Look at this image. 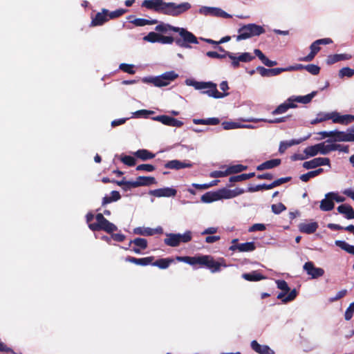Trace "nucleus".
I'll return each instance as SVG.
<instances>
[{
    "label": "nucleus",
    "instance_id": "obj_1",
    "mask_svg": "<svg viewBox=\"0 0 354 354\" xmlns=\"http://www.w3.org/2000/svg\"><path fill=\"white\" fill-rule=\"evenodd\" d=\"M176 259L179 262H184L191 266L198 265L201 268H205L212 273L219 272L221 267H226V264L217 261H215L214 257L211 255H198L194 257L189 256H177ZM222 262H224V259H221Z\"/></svg>",
    "mask_w": 354,
    "mask_h": 354
},
{
    "label": "nucleus",
    "instance_id": "obj_2",
    "mask_svg": "<svg viewBox=\"0 0 354 354\" xmlns=\"http://www.w3.org/2000/svg\"><path fill=\"white\" fill-rule=\"evenodd\" d=\"M155 30L160 32H167L168 30L178 32L180 38H176L175 43L181 48H190V44L198 43L197 37L184 28L175 27L167 24L161 23L156 26Z\"/></svg>",
    "mask_w": 354,
    "mask_h": 354
},
{
    "label": "nucleus",
    "instance_id": "obj_3",
    "mask_svg": "<svg viewBox=\"0 0 354 354\" xmlns=\"http://www.w3.org/2000/svg\"><path fill=\"white\" fill-rule=\"evenodd\" d=\"M86 221L88 228L93 232L104 231L106 233H111L118 230V227L107 220L102 213L94 216L92 212H88Z\"/></svg>",
    "mask_w": 354,
    "mask_h": 354
},
{
    "label": "nucleus",
    "instance_id": "obj_4",
    "mask_svg": "<svg viewBox=\"0 0 354 354\" xmlns=\"http://www.w3.org/2000/svg\"><path fill=\"white\" fill-rule=\"evenodd\" d=\"M266 32L263 26L255 24H248L241 27L238 30L239 35L236 41L249 39L252 37L259 36Z\"/></svg>",
    "mask_w": 354,
    "mask_h": 354
},
{
    "label": "nucleus",
    "instance_id": "obj_5",
    "mask_svg": "<svg viewBox=\"0 0 354 354\" xmlns=\"http://www.w3.org/2000/svg\"><path fill=\"white\" fill-rule=\"evenodd\" d=\"M318 115L319 116L322 122L331 120L333 123L347 125L354 121L353 115H340V113L337 111H333L330 113L320 112L318 113Z\"/></svg>",
    "mask_w": 354,
    "mask_h": 354
},
{
    "label": "nucleus",
    "instance_id": "obj_6",
    "mask_svg": "<svg viewBox=\"0 0 354 354\" xmlns=\"http://www.w3.org/2000/svg\"><path fill=\"white\" fill-rule=\"evenodd\" d=\"M191 85H192L197 90L208 88L207 91H204L202 93L204 94H207L209 96L212 97L214 98H222L229 95V93H221V92H219L217 90L216 84L211 82H204L193 81Z\"/></svg>",
    "mask_w": 354,
    "mask_h": 354
},
{
    "label": "nucleus",
    "instance_id": "obj_7",
    "mask_svg": "<svg viewBox=\"0 0 354 354\" xmlns=\"http://www.w3.org/2000/svg\"><path fill=\"white\" fill-rule=\"evenodd\" d=\"M178 77V74L174 71H169L158 77L145 78L143 82L152 83L156 86L162 87L167 86L171 81L174 80Z\"/></svg>",
    "mask_w": 354,
    "mask_h": 354
},
{
    "label": "nucleus",
    "instance_id": "obj_8",
    "mask_svg": "<svg viewBox=\"0 0 354 354\" xmlns=\"http://www.w3.org/2000/svg\"><path fill=\"white\" fill-rule=\"evenodd\" d=\"M192 8V6L188 2H183L177 4L174 2H169L167 5L166 14L173 17H177L180 15L187 12Z\"/></svg>",
    "mask_w": 354,
    "mask_h": 354
},
{
    "label": "nucleus",
    "instance_id": "obj_9",
    "mask_svg": "<svg viewBox=\"0 0 354 354\" xmlns=\"http://www.w3.org/2000/svg\"><path fill=\"white\" fill-rule=\"evenodd\" d=\"M167 5L163 0H144L142 3V7L163 15L166 14Z\"/></svg>",
    "mask_w": 354,
    "mask_h": 354
},
{
    "label": "nucleus",
    "instance_id": "obj_10",
    "mask_svg": "<svg viewBox=\"0 0 354 354\" xmlns=\"http://www.w3.org/2000/svg\"><path fill=\"white\" fill-rule=\"evenodd\" d=\"M227 57L232 60V66L234 68H238L240 66V62H250L253 60L255 57L250 53H243L239 56H236L234 53L227 54Z\"/></svg>",
    "mask_w": 354,
    "mask_h": 354
},
{
    "label": "nucleus",
    "instance_id": "obj_11",
    "mask_svg": "<svg viewBox=\"0 0 354 354\" xmlns=\"http://www.w3.org/2000/svg\"><path fill=\"white\" fill-rule=\"evenodd\" d=\"M323 165H328L330 167V160L328 158H315L303 163V167L306 169H315Z\"/></svg>",
    "mask_w": 354,
    "mask_h": 354
},
{
    "label": "nucleus",
    "instance_id": "obj_12",
    "mask_svg": "<svg viewBox=\"0 0 354 354\" xmlns=\"http://www.w3.org/2000/svg\"><path fill=\"white\" fill-rule=\"evenodd\" d=\"M152 119L169 127H181L183 125V122L182 121L166 115H158L152 118Z\"/></svg>",
    "mask_w": 354,
    "mask_h": 354
},
{
    "label": "nucleus",
    "instance_id": "obj_13",
    "mask_svg": "<svg viewBox=\"0 0 354 354\" xmlns=\"http://www.w3.org/2000/svg\"><path fill=\"white\" fill-rule=\"evenodd\" d=\"M303 268L313 279H317L324 274V269L315 267L312 261L305 263Z\"/></svg>",
    "mask_w": 354,
    "mask_h": 354
},
{
    "label": "nucleus",
    "instance_id": "obj_14",
    "mask_svg": "<svg viewBox=\"0 0 354 354\" xmlns=\"http://www.w3.org/2000/svg\"><path fill=\"white\" fill-rule=\"evenodd\" d=\"M108 10L106 8H102V11L97 12L94 17L92 18L91 22V26H100L104 24L106 22L109 21L108 17Z\"/></svg>",
    "mask_w": 354,
    "mask_h": 354
},
{
    "label": "nucleus",
    "instance_id": "obj_15",
    "mask_svg": "<svg viewBox=\"0 0 354 354\" xmlns=\"http://www.w3.org/2000/svg\"><path fill=\"white\" fill-rule=\"evenodd\" d=\"M177 194V190L171 187H164L151 190L149 194L156 197H171L175 196Z\"/></svg>",
    "mask_w": 354,
    "mask_h": 354
},
{
    "label": "nucleus",
    "instance_id": "obj_16",
    "mask_svg": "<svg viewBox=\"0 0 354 354\" xmlns=\"http://www.w3.org/2000/svg\"><path fill=\"white\" fill-rule=\"evenodd\" d=\"M333 141L334 142H354V133L351 131L344 132L334 131Z\"/></svg>",
    "mask_w": 354,
    "mask_h": 354
},
{
    "label": "nucleus",
    "instance_id": "obj_17",
    "mask_svg": "<svg viewBox=\"0 0 354 354\" xmlns=\"http://www.w3.org/2000/svg\"><path fill=\"white\" fill-rule=\"evenodd\" d=\"M193 164L189 161L181 162L178 160H169L165 164V167L171 169L179 170L184 168H191Z\"/></svg>",
    "mask_w": 354,
    "mask_h": 354
},
{
    "label": "nucleus",
    "instance_id": "obj_18",
    "mask_svg": "<svg viewBox=\"0 0 354 354\" xmlns=\"http://www.w3.org/2000/svg\"><path fill=\"white\" fill-rule=\"evenodd\" d=\"M257 71L262 77H272L277 76L282 72H285L284 68H266L263 66L257 67Z\"/></svg>",
    "mask_w": 354,
    "mask_h": 354
},
{
    "label": "nucleus",
    "instance_id": "obj_19",
    "mask_svg": "<svg viewBox=\"0 0 354 354\" xmlns=\"http://www.w3.org/2000/svg\"><path fill=\"white\" fill-rule=\"evenodd\" d=\"M154 260L153 256L147 257L144 258H136L133 257L128 256L126 257L125 261L134 263L136 265L146 266L148 265H152V261Z\"/></svg>",
    "mask_w": 354,
    "mask_h": 354
},
{
    "label": "nucleus",
    "instance_id": "obj_20",
    "mask_svg": "<svg viewBox=\"0 0 354 354\" xmlns=\"http://www.w3.org/2000/svg\"><path fill=\"white\" fill-rule=\"evenodd\" d=\"M252 349L259 354H274V351L268 345H261L257 340L251 342Z\"/></svg>",
    "mask_w": 354,
    "mask_h": 354
},
{
    "label": "nucleus",
    "instance_id": "obj_21",
    "mask_svg": "<svg viewBox=\"0 0 354 354\" xmlns=\"http://www.w3.org/2000/svg\"><path fill=\"white\" fill-rule=\"evenodd\" d=\"M319 225L317 222H311L309 223H301L298 225L299 230L305 234H311L315 232Z\"/></svg>",
    "mask_w": 354,
    "mask_h": 354
},
{
    "label": "nucleus",
    "instance_id": "obj_22",
    "mask_svg": "<svg viewBox=\"0 0 354 354\" xmlns=\"http://www.w3.org/2000/svg\"><path fill=\"white\" fill-rule=\"evenodd\" d=\"M310 53L303 57H300L299 59L301 62H311L315 58V55L319 53L320 50V47L318 45L317 43H316V41L313 42L311 45L310 46Z\"/></svg>",
    "mask_w": 354,
    "mask_h": 354
},
{
    "label": "nucleus",
    "instance_id": "obj_23",
    "mask_svg": "<svg viewBox=\"0 0 354 354\" xmlns=\"http://www.w3.org/2000/svg\"><path fill=\"white\" fill-rule=\"evenodd\" d=\"M308 137L309 136L306 137L304 138L298 139V140L292 139V140H289V141H281L280 142V145H279V152L280 153H283L288 147H292L293 145H296L300 144L303 141H304L306 139H308Z\"/></svg>",
    "mask_w": 354,
    "mask_h": 354
},
{
    "label": "nucleus",
    "instance_id": "obj_24",
    "mask_svg": "<svg viewBox=\"0 0 354 354\" xmlns=\"http://www.w3.org/2000/svg\"><path fill=\"white\" fill-rule=\"evenodd\" d=\"M317 91H313L310 93L304 96L290 97L288 101H292L293 103L299 102L302 104H308L311 102L312 99L317 95Z\"/></svg>",
    "mask_w": 354,
    "mask_h": 354
},
{
    "label": "nucleus",
    "instance_id": "obj_25",
    "mask_svg": "<svg viewBox=\"0 0 354 354\" xmlns=\"http://www.w3.org/2000/svg\"><path fill=\"white\" fill-rule=\"evenodd\" d=\"M281 162V159L276 158L267 160L257 167L258 171L270 169L278 167Z\"/></svg>",
    "mask_w": 354,
    "mask_h": 354
},
{
    "label": "nucleus",
    "instance_id": "obj_26",
    "mask_svg": "<svg viewBox=\"0 0 354 354\" xmlns=\"http://www.w3.org/2000/svg\"><path fill=\"white\" fill-rule=\"evenodd\" d=\"M351 58V55L348 54H334L330 55L327 57L326 64L328 65H332L335 63H337L339 61L342 60H348Z\"/></svg>",
    "mask_w": 354,
    "mask_h": 354
},
{
    "label": "nucleus",
    "instance_id": "obj_27",
    "mask_svg": "<svg viewBox=\"0 0 354 354\" xmlns=\"http://www.w3.org/2000/svg\"><path fill=\"white\" fill-rule=\"evenodd\" d=\"M297 104L292 101H286L278 106L272 112V115L281 114L286 112L289 109L297 107Z\"/></svg>",
    "mask_w": 354,
    "mask_h": 354
},
{
    "label": "nucleus",
    "instance_id": "obj_28",
    "mask_svg": "<svg viewBox=\"0 0 354 354\" xmlns=\"http://www.w3.org/2000/svg\"><path fill=\"white\" fill-rule=\"evenodd\" d=\"M133 154L137 158L142 161H147L155 157L154 153L145 149H138Z\"/></svg>",
    "mask_w": 354,
    "mask_h": 354
},
{
    "label": "nucleus",
    "instance_id": "obj_29",
    "mask_svg": "<svg viewBox=\"0 0 354 354\" xmlns=\"http://www.w3.org/2000/svg\"><path fill=\"white\" fill-rule=\"evenodd\" d=\"M137 187L140 186H149L151 185L156 184V180L152 176H138L136 180Z\"/></svg>",
    "mask_w": 354,
    "mask_h": 354
},
{
    "label": "nucleus",
    "instance_id": "obj_30",
    "mask_svg": "<svg viewBox=\"0 0 354 354\" xmlns=\"http://www.w3.org/2000/svg\"><path fill=\"white\" fill-rule=\"evenodd\" d=\"M334 206L335 204L331 196H328V194H326L325 198L321 201L320 209L322 211L328 212L332 210L334 208Z\"/></svg>",
    "mask_w": 354,
    "mask_h": 354
},
{
    "label": "nucleus",
    "instance_id": "obj_31",
    "mask_svg": "<svg viewBox=\"0 0 354 354\" xmlns=\"http://www.w3.org/2000/svg\"><path fill=\"white\" fill-rule=\"evenodd\" d=\"M254 53L256 56L259 57V59L261 61V62L269 67H272L276 66L277 62L276 61L270 60L259 49H255Z\"/></svg>",
    "mask_w": 354,
    "mask_h": 354
},
{
    "label": "nucleus",
    "instance_id": "obj_32",
    "mask_svg": "<svg viewBox=\"0 0 354 354\" xmlns=\"http://www.w3.org/2000/svg\"><path fill=\"white\" fill-rule=\"evenodd\" d=\"M277 288L282 290V292H279L277 295V299H283L288 292L290 291V288L288 285V283L284 280H277L276 281Z\"/></svg>",
    "mask_w": 354,
    "mask_h": 354
},
{
    "label": "nucleus",
    "instance_id": "obj_33",
    "mask_svg": "<svg viewBox=\"0 0 354 354\" xmlns=\"http://www.w3.org/2000/svg\"><path fill=\"white\" fill-rule=\"evenodd\" d=\"M242 277L249 281H259L262 279H265L266 277L259 273L258 271H252L249 273H244Z\"/></svg>",
    "mask_w": 354,
    "mask_h": 354
},
{
    "label": "nucleus",
    "instance_id": "obj_34",
    "mask_svg": "<svg viewBox=\"0 0 354 354\" xmlns=\"http://www.w3.org/2000/svg\"><path fill=\"white\" fill-rule=\"evenodd\" d=\"M174 261V260L172 258H162L156 261H152V266H156L160 269H167Z\"/></svg>",
    "mask_w": 354,
    "mask_h": 354
},
{
    "label": "nucleus",
    "instance_id": "obj_35",
    "mask_svg": "<svg viewBox=\"0 0 354 354\" xmlns=\"http://www.w3.org/2000/svg\"><path fill=\"white\" fill-rule=\"evenodd\" d=\"M112 182L116 183L118 186H120L122 189L125 192L131 190L133 188L138 187L136 180L127 181L124 178H123L122 180H113Z\"/></svg>",
    "mask_w": 354,
    "mask_h": 354
},
{
    "label": "nucleus",
    "instance_id": "obj_36",
    "mask_svg": "<svg viewBox=\"0 0 354 354\" xmlns=\"http://www.w3.org/2000/svg\"><path fill=\"white\" fill-rule=\"evenodd\" d=\"M337 211L339 213L344 214L345 217L347 219H352V217L351 216H352L353 214H354V210L353 207L347 204H343L338 206Z\"/></svg>",
    "mask_w": 354,
    "mask_h": 354
},
{
    "label": "nucleus",
    "instance_id": "obj_37",
    "mask_svg": "<svg viewBox=\"0 0 354 354\" xmlns=\"http://www.w3.org/2000/svg\"><path fill=\"white\" fill-rule=\"evenodd\" d=\"M131 244H134L136 246L140 248L142 250H145L148 246L147 239L143 238H136L133 240H131L129 246L124 248V250H128L131 247Z\"/></svg>",
    "mask_w": 354,
    "mask_h": 354
},
{
    "label": "nucleus",
    "instance_id": "obj_38",
    "mask_svg": "<svg viewBox=\"0 0 354 354\" xmlns=\"http://www.w3.org/2000/svg\"><path fill=\"white\" fill-rule=\"evenodd\" d=\"M164 243L171 247H177L180 245L177 234L173 233L167 234V238L165 239Z\"/></svg>",
    "mask_w": 354,
    "mask_h": 354
},
{
    "label": "nucleus",
    "instance_id": "obj_39",
    "mask_svg": "<svg viewBox=\"0 0 354 354\" xmlns=\"http://www.w3.org/2000/svg\"><path fill=\"white\" fill-rule=\"evenodd\" d=\"M319 153L322 155H326L329 153L330 151H336L338 146L335 145L334 144L325 145V142L319 143Z\"/></svg>",
    "mask_w": 354,
    "mask_h": 354
},
{
    "label": "nucleus",
    "instance_id": "obj_40",
    "mask_svg": "<svg viewBox=\"0 0 354 354\" xmlns=\"http://www.w3.org/2000/svg\"><path fill=\"white\" fill-rule=\"evenodd\" d=\"M218 200H219V196L218 194V191L214 192H206L201 196V201L203 203H212V202L218 201Z\"/></svg>",
    "mask_w": 354,
    "mask_h": 354
},
{
    "label": "nucleus",
    "instance_id": "obj_41",
    "mask_svg": "<svg viewBox=\"0 0 354 354\" xmlns=\"http://www.w3.org/2000/svg\"><path fill=\"white\" fill-rule=\"evenodd\" d=\"M131 23L134 24L136 26H144L146 25L156 24L158 23V21L156 19L149 20L146 19L137 18L131 21Z\"/></svg>",
    "mask_w": 354,
    "mask_h": 354
},
{
    "label": "nucleus",
    "instance_id": "obj_42",
    "mask_svg": "<svg viewBox=\"0 0 354 354\" xmlns=\"http://www.w3.org/2000/svg\"><path fill=\"white\" fill-rule=\"evenodd\" d=\"M335 245L348 254L354 255V245H351L344 241H336Z\"/></svg>",
    "mask_w": 354,
    "mask_h": 354
},
{
    "label": "nucleus",
    "instance_id": "obj_43",
    "mask_svg": "<svg viewBox=\"0 0 354 354\" xmlns=\"http://www.w3.org/2000/svg\"><path fill=\"white\" fill-rule=\"evenodd\" d=\"M304 153L306 154V158L308 157H313L319 153V145L316 144L315 145L307 147L304 149Z\"/></svg>",
    "mask_w": 354,
    "mask_h": 354
},
{
    "label": "nucleus",
    "instance_id": "obj_44",
    "mask_svg": "<svg viewBox=\"0 0 354 354\" xmlns=\"http://www.w3.org/2000/svg\"><path fill=\"white\" fill-rule=\"evenodd\" d=\"M256 249V246L254 242H246L239 244V252H252Z\"/></svg>",
    "mask_w": 354,
    "mask_h": 354
},
{
    "label": "nucleus",
    "instance_id": "obj_45",
    "mask_svg": "<svg viewBox=\"0 0 354 354\" xmlns=\"http://www.w3.org/2000/svg\"><path fill=\"white\" fill-rule=\"evenodd\" d=\"M120 159L122 163L129 167H133L136 165V160L133 156L122 154Z\"/></svg>",
    "mask_w": 354,
    "mask_h": 354
},
{
    "label": "nucleus",
    "instance_id": "obj_46",
    "mask_svg": "<svg viewBox=\"0 0 354 354\" xmlns=\"http://www.w3.org/2000/svg\"><path fill=\"white\" fill-rule=\"evenodd\" d=\"M133 232L136 234L143 235V236H152L153 235V231L152 228L150 227H136L134 229Z\"/></svg>",
    "mask_w": 354,
    "mask_h": 354
},
{
    "label": "nucleus",
    "instance_id": "obj_47",
    "mask_svg": "<svg viewBox=\"0 0 354 354\" xmlns=\"http://www.w3.org/2000/svg\"><path fill=\"white\" fill-rule=\"evenodd\" d=\"M247 168H248L247 166L239 164V165H231L227 167V169H228V173L230 174H238V173L242 172V171L246 170Z\"/></svg>",
    "mask_w": 354,
    "mask_h": 354
},
{
    "label": "nucleus",
    "instance_id": "obj_48",
    "mask_svg": "<svg viewBox=\"0 0 354 354\" xmlns=\"http://www.w3.org/2000/svg\"><path fill=\"white\" fill-rule=\"evenodd\" d=\"M127 11V10L126 9H122V8H120V9L115 10L114 11H111V12H110L108 10L107 15H108L109 20L118 18V17H121L122 15H123Z\"/></svg>",
    "mask_w": 354,
    "mask_h": 354
},
{
    "label": "nucleus",
    "instance_id": "obj_49",
    "mask_svg": "<svg viewBox=\"0 0 354 354\" xmlns=\"http://www.w3.org/2000/svg\"><path fill=\"white\" fill-rule=\"evenodd\" d=\"M178 239H179V243H186L189 242L192 239V234L190 231H187L184 234H176Z\"/></svg>",
    "mask_w": 354,
    "mask_h": 354
},
{
    "label": "nucleus",
    "instance_id": "obj_50",
    "mask_svg": "<svg viewBox=\"0 0 354 354\" xmlns=\"http://www.w3.org/2000/svg\"><path fill=\"white\" fill-rule=\"evenodd\" d=\"M354 75V69L349 67H344L339 71V76L341 78L344 77H351Z\"/></svg>",
    "mask_w": 354,
    "mask_h": 354
},
{
    "label": "nucleus",
    "instance_id": "obj_51",
    "mask_svg": "<svg viewBox=\"0 0 354 354\" xmlns=\"http://www.w3.org/2000/svg\"><path fill=\"white\" fill-rule=\"evenodd\" d=\"M160 35L155 32H150L147 35L144 37V40L147 41L149 42L155 43L160 41Z\"/></svg>",
    "mask_w": 354,
    "mask_h": 354
},
{
    "label": "nucleus",
    "instance_id": "obj_52",
    "mask_svg": "<svg viewBox=\"0 0 354 354\" xmlns=\"http://www.w3.org/2000/svg\"><path fill=\"white\" fill-rule=\"evenodd\" d=\"M219 200L221 199H230L232 198L231 189L223 188L218 190Z\"/></svg>",
    "mask_w": 354,
    "mask_h": 354
},
{
    "label": "nucleus",
    "instance_id": "obj_53",
    "mask_svg": "<svg viewBox=\"0 0 354 354\" xmlns=\"http://www.w3.org/2000/svg\"><path fill=\"white\" fill-rule=\"evenodd\" d=\"M154 113L153 111H149L146 109L138 110L133 113V115L136 118H147L149 115Z\"/></svg>",
    "mask_w": 354,
    "mask_h": 354
},
{
    "label": "nucleus",
    "instance_id": "obj_54",
    "mask_svg": "<svg viewBox=\"0 0 354 354\" xmlns=\"http://www.w3.org/2000/svg\"><path fill=\"white\" fill-rule=\"evenodd\" d=\"M272 212L275 214H279L286 209V207L282 203L273 204L271 206Z\"/></svg>",
    "mask_w": 354,
    "mask_h": 354
},
{
    "label": "nucleus",
    "instance_id": "obj_55",
    "mask_svg": "<svg viewBox=\"0 0 354 354\" xmlns=\"http://www.w3.org/2000/svg\"><path fill=\"white\" fill-rule=\"evenodd\" d=\"M134 66L133 64H124L122 63L120 65L119 68L122 70L123 72L127 73L129 74L133 75L136 73L133 69Z\"/></svg>",
    "mask_w": 354,
    "mask_h": 354
},
{
    "label": "nucleus",
    "instance_id": "obj_56",
    "mask_svg": "<svg viewBox=\"0 0 354 354\" xmlns=\"http://www.w3.org/2000/svg\"><path fill=\"white\" fill-rule=\"evenodd\" d=\"M305 69L313 75H317L320 72V67L315 64H308L305 66Z\"/></svg>",
    "mask_w": 354,
    "mask_h": 354
},
{
    "label": "nucleus",
    "instance_id": "obj_57",
    "mask_svg": "<svg viewBox=\"0 0 354 354\" xmlns=\"http://www.w3.org/2000/svg\"><path fill=\"white\" fill-rule=\"evenodd\" d=\"M227 54H231V52H225V53L219 54L215 51H208L207 52L206 55L210 58L223 59L227 57Z\"/></svg>",
    "mask_w": 354,
    "mask_h": 354
},
{
    "label": "nucleus",
    "instance_id": "obj_58",
    "mask_svg": "<svg viewBox=\"0 0 354 354\" xmlns=\"http://www.w3.org/2000/svg\"><path fill=\"white\" fill-rule=\"evenodd\" d=\"M136 171H145L151 172L156 169V167L151 164H141L136 167Z\"/></svg>",
    "mask_w": 354,
    "mask_h": 354
},
{
    "label": "nucleus",
    "instance_id": "obj_59",
    "mask_svg": "<svg viewBox=\"0 0 354 354\" xmlns=\"http://www.w3.org/2000/svg\"><path fill=\"white\" fill-rule=\"evenodd\" d=\"M347 292H348V291L346 289L341 290L336 294V295L335 297H330L328 299V301L330 303H333L337 300H339L340 299L344 297L347 295Z\"/></svg>",
    "mask_w": 354,
    "mask_h": 354
},
{
    "label": "nucleus",
    "instance_id": "obj_60",
    "mask_svg": "<svg viewBox=\"0 0 354 354\" xmlns=\"http://www.w3.org/2000/svg\"><path fill=\"white\" fill-rule=\"evenodd\" d=\"M213 16L221 17L226 18V19L232 17V16L230 14L227 13L222 9L217 8H214V12H213Z\"/></svg>",
    "mask_w": 354,
    "mask_h": 354
},
{
    "label": "nucleus",
    "instance_id": "obj_61",
    "mask_svg": "<svg viewBox=\"0 0 354 354\" xmlns=\"http://www.w3.org/2000/svg\"><path fill=\"white\" fill-rule=\"evenodd\" d=\"M297 295V290L295 289H293L292 290H291L289 292L288 296H286V297L285 296L283 299H281V301L283 303H288L289 301H293L296 298Z\"/></svg>",
    "mask_w": 354,
    "mask_h": 354
},
{
    "label": "nucleus",
    "instance_id": "obj_62",
    "mask_svg": "<svg viewBox=\"0 0 354 354\" xmlns=\"http://www.w3.org/2000/svg\"><path fill=\"white\" fill-rule=\"evenodd\" d=\"M354 313V304L352 303L349 305L348 308L346 310L344 314V318L346 320L349 321L353 317Z\"/></svg>",
    "mask_w": 354,
    "mask_h": 354
},
{
    "label": "nucleus",
    "instance_id": "obj_63",
    "mask_svg": "<svg viewBox=\"0 0 354 354\" xmlns=\"http://www.w3.org/2000/svg\"><path fill=\"white\" fill-rule=\"evenodd\" d=\"M215 8H211V7H207V6H202L199 10L198 12L201 15H212L213 12H214Z\"/></svg>",
    "mask_w": 354,
    "mask_h": 354
},
{
    "label": "nucleus",
    "instance_id": "obj_64",
    "mask_svg": "<svg viewBox=\"0 0 354 354\" xmlns=\"http://www.w3.org/2000/svg\"><path fill=\"white\" fill-rule=\"evenodd\" d=\"M266 229V225L262 223H255L250 227L248 231L253 232L256 231H264Z\"/></svg>",
    "mask_w": 354,
    "mask_h": 354
}]
</instances>
